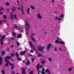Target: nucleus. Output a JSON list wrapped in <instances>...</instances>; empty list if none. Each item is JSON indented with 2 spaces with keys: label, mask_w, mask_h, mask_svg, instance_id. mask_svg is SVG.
<instances>
[{
  "label": "nucleus",
  "mask_w": 74,
  "mask_h": 74,
  "mask_svg": "<svg viewBox=\"0 0 74 74\" xmlns=\"http://www.w3.org/2000/svg\"><path fill=\"white\" fill-rule=\"evenodd\" d=\"M30 25L29 24V23H27V21H26V29L27 31V34L28 35V34H29V33L28 32H29V29H30Z\"/></svg>",
  "instance_id": "f257e3e1"
},
{
  "label": "nucleus",
  "mask_w": 74,
  "mask_h": 74,
  "mask_svg": "<svg viewBox=\"0 0 74 74\" xmlns=\"http://www.w3.org/2000/svg\"><path fill=\"white\" fill-rule=\"evenodd\" d=\"M39 66V67H38V66ZM43 67V65H40V64L39 63L37 65L36 68L37 69L38 71H39L38 73V74H40V73H41V71H40L39 70H40V69H41V68H42Z\"/></svg>",
  "instance_id": "f03ea898"
},
{
  "label": "nucleus",
  "mask_w": 74,
  "mask_h": 74,
  "mask_svg": "<svg viewBox=\"0 0 74 74\" xmlns=\"http://www.w3.org/2000/svg\"><path fill=\"white\" fill-rule=\"evenodd\" d=\"M5 35H4L2 36V37L1 38L0 42L1 43V45L2 46H3V40H4V38H5Z\"/></svg>",
  "instance_id": "7ed1b4c3"
},
{
  "label": "nucleus",
  "mask_w": 74,
  "mask_h": 74,
  "mask_svg": "<svg viewBox=\"0 0 74 74\" xmlns=\"http://www.w3.org/2000/svg\"><path fill=\"white\" fill-rule=\"evenodd\" d=\"M47 51H49V49L51 48V47L54 48L55 47L54 46H52V44H49L47 45Z\"/></svg>",
  "instance_id": "20e7f679"
},
{
  "label": "nucleus",
  "mask_w": 74,
  "mask_h": 74,
  "mask_svg": "<svg viewBox=\"0 0 74 74\" xmlns=\"http://www.w3.org/2000/svg\"><path fill=\"white\" fill-rule=\"evenodd\" d=\"M38 49L39 51H40L42 53H43L45 49V46H43L42 47H38Z\"/></svg>",
  "instance_id": "39448f33"
},
{
  "label": "nucleus",
  "mask_w": 74,
  "mask_h": 74,
  "mask_svg": "<svg viewBox=\"0 0 74 74\" xmlns=\"http://www.w3.org/2000/svg\"><path fill=\"white\" fill-rule=\"evenodd\" d=\"M9 63L10 66H12V67H11V70H13L14 69V67H15V65H14L13 63L11 62H9Z\"/></svg>",
  "instance_id": "423d86ee"
},
{
  "label": "nucleus",
  "mask_w": 74,
  "mask_h": 74,
  "mask_svg": "<svg viewBox=\"0 0 74 74\" xmlns=\"http://www.w3.org/2000/svg\"><path fill=\"white\" fill-rule=\"evenodd\" d=\"M11 57H10V56H7L5 58V61H8V60H7V59H8V60H9L10 59H11Z\"/></svg>",
  "instance_id": "0eeeda50"
},
{
  "label": "nucleus",
  "mask_w": 74,
  "mask_h": 74,
  "mask_svg": "<svg viewBox=\"0 0 74 74\" xmlns=\"http://www.w3.org/2000/svg\"><path fill=\"white\" fill-rule=\"evenodd\" d=\"M25 52L26 51H21L20 52V54L21 56H23V55L25 54Z\"/></svg>",
  "instance_id": "6e6552de"
},
{
  "label": "nucleus",
  "mask_w": 74,
  "mask_h": 74,
  "mask_svg": "<svg viewBox=\"0 0 74 74\" xmlns=\"http://www.w3.org/2000/svg\"><path fill=\"white\" fill-rule=\"evenodd\" d=\"M16 9V8L15 6H13L12 8V10L13 12H14Z\"/></svg>",
  "instance_id": "1a4fd4ad"
},
{
  "label": "nucleus",
  "mask_w": 74,
  "mask_h": 74,
  "mask_svg": "<svg viewBox=\"0 0 74 74\" xmlns=\"http://www.w3.org/2000/svg\"><path fill=\"white\" fill-rule=\"evenodd\" d=\"M22 35L21 34H18L17 37V38H22Z\"/></svg>",
  "instance_id": "9d476101"
},
{
  "label": "nucleus",
  "mask_w": 74,
  "mask_h": 74,
  "mask_svg": "<svg viewBox=\"0 0 74 74\" xmlns=\"http://www.w3.org/2000/svg\"><path fill=\"white\" fill-rule=\"evenodd\" d=\"M6 62H7V63L5 64V67H8V65H9V61H5Z\"/></svg>",
  "instance_id": "9b49d317"
},
{
  "label": "nucleus",
  "mask_w": 74,
  "mask_h": 74,
  "mask_svg": "<svg viewBox=\"0 0 74 74\" xmlns=\"http://www.w3.org/2000/svg\"><path fill=\"white\" fill-rule=\"evenodd\" d=\"M30 36L31 37V39L32 40H33V41H34V42H35L36 43H37V41H36V40L34 39L33 37H32V36L31 35H30Z\"/></svg>",
  "instance_id": "f8f14e48"
},
{
  "label": "nucleus",
  "mask_w": 74,
  "mask_h": 74,
  "mask_svg": "<svg viewBox=\"0 0 74 74\" xmlns=\"http://www.w3.org/2000/svg\"><path fill=\"white\" fill-rule=\"evenodd\" d=\"M3 62V58L1 57L0 56V65L2 64V62Z\"/></svg>",
  "instance_id": "ddd939ff"
},
{
  "label": "nucleus",
  "mask_w": 74,
  "mask_h": 74,
  "mask_svg": "<svg viewBox=\"0 0 74 74\" xmlns=\"http://www.w3.org/2000/svg\"><path fill=\"white\" fill-rule=\"evenodd\" d=\"M1 10H0V14H3V12H1V11L2 10H4V9H3V7H1Z\"/></svg>",
  "instance_id": "4468645a"
},
{
  "label": "nucleus",
  "mask_w": 74,
  "mask_h": 74,
  "mask_svg": "<svg viewBox=\"0 0 74 74\" xmlns=\"http://www.w3.org/2000/svg\"><path fill=\"white\" fill-rule=\"evenodd\" d=\"M10 15L11 16V19L12 20L13 19H14V17H13V14L12 13H11L10 14Z\"/></svg>",
  "instance_id": "2eb2a0df"
},
{
  "label": "nucleus",
  "mask_w": 74,
  "mask_h": 74,
  "mask_svg": "<svg viewBox=\"0 0 74 74\" xmlns=\"http://www.w3.org/2000/svg\"><path fill=\"white\" fill-rule=\"evenodd\" d=\"M12 34L13 35V37H14L15 38L16 37V34L14 32H12Z\"/></svg>",
  "instance_id": "dca6fc26"
},
{
  "label": "nucleus",
  "mask_w": 74,
  "mask_h": 74,
  "mask_svg": "<svg viewBox=\"0 0 74 74\" xmlns=\"http://www.w3.org/2000/svg\"><path fill=\"white\" fill-rule=\"evenodd\" d=\"M37 16L38 18L39 19H41V18H42V16H40V14H38V15Z\"/></svg>",
  "instance_id": "f3484780"
},
{
  "label": "nucleus",
  "mask_w": 74,
  "mask_h": 74,
  "mask_svg": "<svg viewBox=\"0 0 74 74\" xmlns=\"http://www.w3.org/2000/svg\"><path fill=\"white\" fill-rule=\"evenodd\" d=\"M36 54H38V57H41V56H42V54H41L40 53L37 52H36Z\"/></svg>",
  "instance_id": "a211bd4d"
},
{
  "label": "nucleus",
  "mask_w": 74,
  "mask_h": 74,
  "mask_svg": "<svg viewBox=\"0 0 74 74\" xmlns=\"http://www.w3.org/2000/svg\"><path fill=\"white\" fill-rule=\"evenodd\" d=\"M26 65H27V66H29L30 64V61H29V60H27V62L26 64Z\"/></svg>",
  "instance_id": "6ab92c4d"
},
{
  "label": "nucleus",
  "mask_w": 74,
  "mask_h": 74,
  "mask_svg": "<svg viewBox=\"0 0 74 74\" xmlns=\"http://www.w3.org/2000/svg\"><path fill=\"white\" fill-rule=\"evenodd\" d=\"M45 71V72H47L48 74H51V72H50V71H49V69H46Z\"/></svg>",
  "instance_id": "aec40b11"
},
{
  "label": "nucleus",
  "mask_w": 74,
  "mask_h": 74,
  "mask_svg": "<svg viewBox=\"0 0 74 74\" xmlns=\"http://www.w3.org/2000/svg\"><path fill=\"white\" fill-rule=\"evenodd\" d=\"M21 10L22 14L23 15L24 14V12H23V6L22 5L21 6Z\"/></svg>",
  "instance_id": "412c9836"
},
{
  "label": "nucleus",
  "mask_w": 74,
  "mask_h": 74,
  "mask_svg": "<svg viewBox=\"0 0 74 74\" xmlns=\"http://www.w3.org/2000/svg\"><path fill=\"white\" fill-rule=\"evenodd\" d=\"M15 55L17 57V58L19 57V53L16 52L15 53Z\"/></svg>",
  "instance_id": "4be33fe9"
},
{
  "label": "nucleus",
  "mask_w": 74,
  "mask_h": 74,
  "mask_svg": "<svg viewBox=\"0 0 74 74\" xmlns=\"http://www.w3.org/2000/svg\"><path fill=\"white\" fill-rule=\"evenodd\" d=\"M2 56H4L5 54V51H3L2 52Z\"/></svg>",
  "instance_id": "5701e85b"
},
{
  "label": "nucleus",
  "mask_w": 74,
  "mask_h": 74,
  "mask_svg": "<svg viewBox=\"0 0 74 74\" xmlns=\"http://www.w3.org/2000/svg\"><path fill=\"white\" fill-rule=\"evenodd\" d=\"M17 24L14 25V27L12 28V29H15V28H18V26H17Z\"/></svg>",
  "instance_id": "b1692460"
},
{
  "label": "nucleus",
  "mask_w": 74,
  "mask_h": 74,
  "mask_svg": "<svg viewBox=\"0 0 74 74\" xmlns=\"http://www.w3.org/2000/svg\"><path fill=\"white\" fill-rule=\"evenodd\" d=\"M59 43L61 44H64L65 43L64 42L61 41L59 42Z\"/></svg>",
  "instance_id": "393cba45"
},
{
  "label": "nucleus",
  "mask_w": 74,
  "mask_h": 74,
  "mask_svg": "<svg viewBox=\"0 0 74 74\" xmlns=\"http://www.w3.org/2000/svg\"><path fill=\"white\" fill-rule=\"evenodd\" d=\"M29 44H30V46L31 47H33V44L31 41H29Z\"/></svg>",
  "instance_id": "a878e982"
},
{
  "label": "nucleus",
  "mask_w": 74,
  "mask_h": 74,
  "mask_svg": "<svg viewBox=\"0 0 74 74\" xmlns=\"http://www.w3.org/2000/svg\"><path fill=\"white\" fill-rule=\"evenodd\" d=\"M30 10V9L29 8H28L27 10V12L28 14H30V12L29 11Z\"/></svg>",
  "instance_id": "bb28decb"
},
{
  "label": "nucleus",
  "mask_w": 74,
  "mask_h": 74,
  "mask_svg": "<svg viewBox=\"0 0 74 74\" xmlns=\"http://www.w3.org/2000/svg\"><path fill=\"white\" fill-rule=\"evenodd\" d=\"M17 16V15L16 14H15L14 16V18L15 19H17V17H16V16Z\"/></svg>",
  "instance_id": "cd10ccee"
},
{
  "label": "nucleus",
  "mask_w": 74,
  "mask_h": 74,
  "mask_svg": "<svg viewBox=\"0 0 74 74\" xmlns=\"http://www.w3.org/2000/svg\"><path fill=\"white\" fill-rule=\"evenodd\" d=\"M16 43H17V45L18 46H20V45H21L20 43L18 42H16Z\"/></svg>",
  "instance_id": "c85d7f7f"
},
{
  "label": "nucleus",
  "mask_w": 74,
  "mask_h": 74,
  "mask_svg": "<svg viewBox=\"0 0 74 74\" xmlns=\"http://www.w3.org/2000/svg\"><path fill=\"white\" fill-rule=\"evenodd\" d=\"M3 18H4V19H7V16L5 15H3Z\"/></svg>",
  "instance_id": "c756f323"
},
{
  "label": "nucleus",
  "mask_w": 74,
  "mask_h": 74,
  "mask_svg": "<svg viewBox=\"0 0 74 74\" xmlns=\"http://www.w3.org/2000/svg\"><path fill=\"white\" fill-rule=\"evenodd\" d=\"M1 72L3 74H5V72L4 71V70H2L1 71Z\"/></svg>",
  "instance_id": "7c9ffc66"
},
{
  "label": "nucleus",
  "mask_w": 74,
  "mask_h": 74,
  "mask_svg": "<svg viewBox=\"0 0 74 74\" xmlns=\"http://www.w3.org/2000/svg\"><path fill=\"white\" fill-rule=\"evenodd\" d=\"M41 63H42L43 64H45V61L44 60H42L41 61Z\"/></svg>",
  "instance_id": "2f4dec72"
},
{
  "label": "nucleus",
  "mask_w": 74,
  "mask_h": 74,
  "mask_svg": "<svg viewBox=\"0 0 74 74\" xmlns=\"http://www.w3.org/2000/svg\"><path fill=\"white\" fill-rule=\"evenodd\" d=\"M17 59L19 61H21V60H22V59L18 57H17Z\"/></svg>",
  "instance_id": "473e14b6"
},
{
  "label": "nucleus",
  "mask_w": 74,
  "mask_h": 74,
  "mask_svg": "<svg viewBox=\"0 0 74 74\" xmlns=\"http://www.w3.org/2000/svg\"><path fill=\"white\" fill-rule=\"evenodd\" d=\"M31 8H32V9H33V10H35V8H34V6H31Z\"/></svg>",
  "instance_id": "72a5a7b5"
},
{
  "label": "nucleus",
  "mask_w": 74,
  "mask_h": 74,
  "mask_svg": "<svg viewBox=\"0 0 74 74\" xmlns=\"http://www.w3.org/2000/svg\"><path fill=\"white\" fill-rule=\"evenodd\" d=\"M6 5H7V6H9L10 5L9 3L7 2L6 3Z\"/></svg>",
  "instance_id": "f704fd0d"
},
{
  "label": "nucleus",
  "mask_w": 74,
  "mask_h": 74,
  "mask_svg": "<svg viewBox=\"0 0 74 74\" xmlns=\"http://www.w3.org/2000/svg\"><path fill=\"white\" fill-rule=\"evenodd\" d=\"M55 42H56V44H58V43H59V40H56Z\"/></svg>",
  "instance_id": "c9c22d12"
},
{
  "label": "nucleus",
  "mask_w": 74,
  "mask_h": 74,
  "mask_svg": "<svg viewBox=\"0 0 74 74\" xmlns=\"http://www.w3.org/2000/svg\"><path fill=\"white\" fill-rule=\"evenodd\" d=\"M34 73V72L33 71H31L29 73V74H33Z\"/></svg>",
  "instance_id": "e433bc0d"
},
{
  "label": "nucleus",
  "mask_w": 74,
  "mask_h": 74,
  "mask_svg": "<svg viewBox=\"0 0 74 74\" xmlns=\"http://www.w3.org/2000/svg\"><path fill=\"white\" fill-rule=\"evenodd\" d=\"M45 71V68H43L42 69V72H44Z\"/></svg>",
  "instance_id": "4c0bfd02"
},
{
  "label": "nucleus",
  "mask_w": 74,
  "mask_h": 74,
  "mask_svg": "<svg viewBox=\"0 0 74 74\" xmlns=\"http://www.w3.org/2000/svg\"><path fill=\"white\" fill-rule=\"evenodd\" d=\"M64 16H63V14H62V15H61L60 16V18H63V17Z\"/></svg>",
  "instance_id": "58836bf2"
},
{
  "label": "nucleus",
  "mask_w": 74,
  "mask_h": 74,
  "mask_svg": "<svg viewBox=\"0 0 74 74\" xmlns=\"http://www.w3.org/2000/svg\"><path fill=\"white\" fill-rule=\"evenodd\" d=\"M28 56H31V57H32V56H33V55H32L30 54H28Z\"/></svg>",
  "instance_id": "ea45409f"
},
{
  "label": "nucleus",
  "mask_w": 74,
  "mask_h": 74,
  "mask_svg": "<svg viewBox=\"0 0 74 74\" xmlns=\"http://www.w3.org/2000/svg\"><path fill=\"white\" fill-rule=\"evenodd\" d=\"M2 21L1 20H0V25H1V24H2Z\"/></svg>",
  "instance_id": "a19ab883"
},
{
  "label": "nucleus",
  "mask_w": 74,
  "mask_h": 74,
  "mask_svg": "<svg viewBox=\"0 0 74 74\" xmlns=\"http://www.w3.org/2000/svg\"><path fill=\"white\" fill-rule=\"evenodd\" d=\"M58 17H56L55 18V19L56 21H57V20H58Z\"/></svg>",
  "instance_id": "79ce46f5"
},
{
  "label": "nucleus",
  "mask_w": 74,
  "mask_h": 74,
  "mask_svg": "<svg viewBox=\"0 0 74 74\" xmlns=\"http://www.w3.org/2000/svg\"><path fill=\"white\" fill-rule=\"evenodd\" d=\"M73 70L72 69H71V68H70L69 69V71H71V70Z\"/></svg>",
  "instance_id": "37998d69"
},
{
  "label": "nucleus",
  "mask_w": 74,
  "mask_h": 74,
  "mask_svg": "<svg viewBox=\"0 0 74 74\" xmlns=\"http://www.w3.org/2000/svg\"><path fill=\"white\" fill-rule=\"evenodd\" d=\"M17 3H18V6H19V1H18V0H17Z\"/></svg>",
  "instance_id": "c03bdc74"
},
{
  "label": "nucleus",
  "mask_w": 74,
  "mask_h": 74,
  "mask_svg": "<svg viewBox=\"0 0 74 74\" xmlns=\"http://www.w3.org/2000/svg\"><path fill=\"white\" fill-rule=\"evenodd\" d=\"M58 49L60 50V51H62V49H60V47H58Z\"/></svg>",
  "instance_id": "a18cd8bd"
},
{
  "label": "nucleus",
  "mask_w": 74,
  "mask_h": 74,
  "mask_svg": "<svg viewBox=\"0 0 74 74\" xmlns=\"http://www.w3.org/2000/svg\"><path fill=\"white\" fill-rule=\"evenodd\" d=\"M34 58H33L32 59V62H34Z\"/></svg>",
  "instance_id": "49530a36"
},
{
  "label": "nucleus",
  "mask_w": 74,
  "mask_h": 74,
  "mask_svg": "<svg viewBox=\"0 0 74 74\" xmlns=\"http://www.w3.org/2000/svg\"><path fill=\"white\" fill-rule=\"evenodd\" d=\"M11 56L12 57H14V53H12Z\"/></svg>",
  "instance_id": "de8ad7c7"
},
{
  "label": "nucleus",
  "mask_w": 74,
  "mask_h": 74,
  "mask_svg": "<svg viewBox=\"0 0 74 74\" xmlns=\"http://www.w3.org/2000/svg\"><path fill=\"white\" fill-rule=\"evenodd\" d=\"M30 52L31 53H33V50H31Z\"/></svg>",
  "instance_id": "09e8293b"
},
{
  "label": "nucleus",
  "mask_w": 74,
  "mask_h": 74,
  "mask_svg": "<svg viewBox=\"0 0 74 74\" xmlns=\"http://www.w3.org/2000/svg\"><path fill=\"white\" fill-rule=\"evenodd\" d=\"M54 50L56 51H57V47H55L54 48Z\"/></svg>",
  "instance_id": "8fccbe9b"
},
{
  "label": "nucleus",
  "mask_w": 74,
  "mask_h": 74,
  "mask_svg": "<svg viewBox=\"0 0 74 74\" xmlns=\"http://www.w3.org/2000/svg\"><path fill=\"white\" fill-rule=\"evenodd\" d=\"M49 61H52V59H51V58H49Z\"/></svg>",
  "instance_id": "3c124183"
},
{
  "label": "nucleus",
  "mask_w": 74,
  "mask_h": 74,
  "mask_svg": "<svg viewBox=\"0 0 74 74\" xmlns=\"http://www.w3.org/2000/svg\"><path fill=\"white\" fill-rule=\"evenodd\" d=\"M57 40L58 41H59V38L57 37V40Z\"/></svg>",
  "instance_id": "603ef678"
},
{
  "label": "nucleus",
  "mask_w": 74,
  "mask_h": 74,
  "mask_svg": "<svg viewBox=\"0 0 74 74\" xmlns=\"http://www.w3.org/2000/svg\"><path fill=\"white\" fill-rule=\"evenodd\" d=\"M10 38H11V40H14V38L12 37Z\"/></svg>",
  "instance_id": "864d4df0"
},
{
  "label": "nucleus",
  "mask_w": 74,
  "mask_h": 74,
  "mask_svg": "<svg viewBox=\"0 0 74 74\" xmlns=\"http://www.w3.org/2000/svg\"><path fill=\"white\" fill-rule=\"evenodd\" d=\"M41 73H42V74H45V73L44 72H41Z\"/></svg>",
  "instance_id": "5fc2aeb1"
},
{
  "label": "nucleus",
  "mask_w": 74,
  "mask_h": 74,
  "mask_svg": "<svg viewBox=\"0 0 74 74\" xmlns=\"http://www.w3.org/2000/svg\"><path fill=\"white\" fill-rule=\"evenodd\" d=\"M7 12H8V11H9L10 10V9H9V8H7Z\"/></svg>",
  "instance_id": "6e6d98bb"
},
{
  "label": "nucleus",
  "mask_w": 74,
  "mask_h": 74,
  "mask_svg": "<svg viewBox=\"0 0 74 74\" xmlns=\"http://www.w3.org/2000/svg\"><path fill=\"white\" fill-rule=\"evenodd\" d=\"M11 48H14V45H11Z\"/></svg>",
  "instance_id": "4d7b16f0"
},
{
  "label": "nucleus",
  "mask_w": 74,
  "mask_h": 74,
  "mask_svg": "<svg viewBox=\"0 0 74 74\" xmlns=\"http://www.w3.org/2000/svg\"><path fill=\"white\" fill-rule=\"evenodd\" d=\"M58 21H60L61 20V19L60 18L58 17Z\"/></svg>",
  "instance_id": "13d9d810"
},
{
  "label": "nucleus",
  "mask_w": 74,
  "mask_h": 74,
  "mask_svg": "<svg viewBox=\"0 0 74 74\" xmlns=\"http://www.w3.org/2000/svg\"><path fill=\"white\" fill-rule=\"evenodd\" d=\"M12 74H15V73L14 72V71H12Z\"/></svg>",
  "instance_id": "bf43d9fd"
},
{
  "label": "nucleus",
  "mask_w": 74,
  "mask_h": 74,
  "mask_svg": "<svg viewBox=\"0 0 74 74\" xmlns=\"http://www.w3.org/2000/svg\"><path fill=\"white\" fill-rule=\"evenodd\" d=\"M8 52H10V49H8Z\"/></svg>",
  "instance_id": "052dcab7"
},
{
  "label": "nucleus",
  "mask_w": 74,
  "mask_h": 74,
  "mask_svg": "<svg viewBox=\"0 0 74 74\" xmlns=\"http://www.w3.org/2000/svg\"><path fill=\"white\" fill-rule=\"evenodd\" d=\"M55 0H52V3H54V2H55Z\"/></svg>",
  "instance_id": "680f3d73"
},
{
  "label": "nucleus",
  "mask_w": 74,
  "mask_h": 74,
  "mask_svg": "<svg viewBox=\"0 0 74 74\" xmlns=\"http://www.w3.org/2000/svg\"><path fill=\"white\" fill-rule=\"evenodd\" d=\"M18 10H21V8L20 7H18Z\"/></svg>",
  "instance_id": "e2e57ef3"
},
{
  "label": "nucleus",
  "mask_w": 74,
  "mask_h": 74,
  "mask_svg": "<svg viewBox=\"0 0 74 74\" xmlns=\"http://www.w3.org/2000/svg\"><path fill=\"white\" fill-rule=\"evenodd\" d=\"M3 22H6V21L5 20H3Z\"/></svg>",
  "instance_id": "0e129e2a"
},
{
  "label": "nucleus",
  "mask_w": 74,
  "mask_h": 74,
  "mask_svg": "<svg viewBox=\"0 0 74 74\" xmlns=\"http://www.w3.org/2000/svg\"><path fill=\"white\" fill-rule=\"evenodd\" d=\"M23 63H25V60H23Z\"/></svg>",
  "instance_id": "69168bd1"
},
{
  "label": "nucleus",
  "mask_w": 74,
  "mask_h": 74,
  "mask_svg": "<svg viewBox=\"0 0 74 74\" xmlns=\"http://www.w3.org/2000/svg\"><path fill=\"white\" fill-rule=\"evenodd\" d=\"M33 49H34V51H35V48H34V47H33Z\"/></svg>",
  "instance_id": "338daca9"
},
{
  "label": "nucleus",
  "mask_w": 74,
  "mask_h": 74,
  "mask_svg": "<svg viewBox=\"0 0 74 74\" xmlns=\"http://www.w3.org/2000/svg\"><path fill=\"white\" fill-rule=\"evenodd\" d=\"M42 57L43 58H45V56H44V55H43L42 56Z\"/></svg>",
  "instance_id": "774afa93"
}]
</instances>
